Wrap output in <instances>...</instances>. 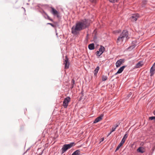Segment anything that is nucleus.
<instances>
[{
	"instance_id": "f257e3e1",
	"label": "nucleus",
	"mask_w": 155,
	"mask_h": 155,
	"mask_svg": "<svg viewBox=\"0 0 155 155\" xmlns=\"http://www.w3.org/2000/svg\"><path fill=\"white\" fill-rule=\"evenodd\" d=\"M88 27L87 22L85 21H79L76 23L75 26H73L71 28V33L74 35L78 33V31L85 29Z\"/></svg>"
},
{
	"instance_id": "f03ea898",
	"label": "nucleus",
	"mask_w": 155,
	"mask_h": 155,
	"mask_svg": "<svg viewBox=\"0 0 155 155\" xmlns=\"http://www.w3.org/2000/svg\"><path fill=\"white\" fill-rule=\"evenodd\" d=\"M74 144V142H71L68 144H65L63 146L61 149V153L63 154L66 152L68 149L71 148Z\"/></svg>"
},
{
	"instance_id": "7ed1b4c3",
	"label": "nucleus",
	"mask_w": 155,
	"mask_h": 155,
	"mask_svg": "<svg viewBox=\"0 0 155 155\" xmlns=\"http://www.w3.org/2000/svg\"><path fill=\"white\" fill-rule=\"evenodd\" d=\"M126 36V31L125 30L123 31L122 33L120 35L117 39V41H123L124 38Z\"/></svg>"
},
{
	"instance_id": "20e7f679",
	"label": "nucleus",
	"mask_w": 155,
	"mask_h": 155,
	"mask_svg": "<svg viewBox=\"0 0 155 155\" xmlns=\"http://www.w3.org/2000/svg\"><path fill=\"white\" fill-rule=\"evenodd\" d=\"M126 139V134H125L124 135V136L122 139L120 143L118 144V145L117 146V148L115 150V152L118 150L120 148V147L122 146L123 144L124 143L125 140Z\"/></svg>"
},
{
	"instance_id": "39448f33",
	"label": "nucleus",
	"mask_w": 155,
	"mask_h": 155,
	"mask_svg": "<svg viewBox=\"0 0 155 155\" xmlns=\"http://www.w3.org/2000/svg\"><path fill=\"white\" fill-rule=\"evenodd\" d=\"M70 101V98L68 97L64 99L63 102V105L64 107H67L68 103Z\"/></svg>"
},
{
	"instance_id": "423d86ee",
	"label": "nucleus",
	"mask_w": 155,
	"mask_h": 155,
	"mask_svg": "<svg viewBox=\"0 0 155 155\" xmlns=\"http://www.w3.org/2000/svg\"><path fill=\"white\" fill-rule=\"evenodd\" d=\"M52 13L54 15L57 16V17L59 18L60 17V15L58 12L54 8L52 7L51 8Z\"/></svg>"
},
{
	"instance_id": "0eeeda50",
	"label": "nucleus",
	"mask_w": 155,
	"mask_h": 155,
	"mask_svg": "<svg viewBox=\"0 0 155 155\" xmlns=\"http://www.w3.org/2000/svg\"><path fill=\"white\" fill-rule=\"evenodd\" d=\"M124 59H120V60H118L116 63V65L117 68L119 67L124 62Z\"/></svg>"
},
{
	"instance_id": "6e6552de",
	"label": "nucleus",
	"mask_w": 155,
	"mask_h": 155,
	"mask_svg": "<svg viewBox=\"0 0 155 155\" xmlns=\"http://www.w3.org/2000/svg\"><path fill=\"white\" fill-rule=\"evenodd\" d=\"M103 116H104L103 114H101L98 117H97V118H96L94 120V121L93 123L95 124V123H96L98 122H99L100 120H101L102 119V117H103Z\"/></svg>"
},
{
	"instance_id": "1a4fd4ad",
	"label": "nucleus",
	"mask_w": 155,
	"mask_h": 155,
	"mask_svg": "<svg viewBox=\"0 0 155 155\" xmlns=\"http://www.w3.org/2000/svg\"><path fill=\"white\" fill-rule=\"evenodd\" d=\"M155 64H153L152 66L151 67L150 70V76H153L155 73V68L153 67L154 66Z\"/></svg>"
},
{
	"instance_id": "9d476101",
	"label": "nucleus",
	"mask_w": 155,
	"mask_h": 155,
	"mask_svg": "<svg viewBox=\"0 0 155 155\" xmlns=\"http://www.w3.org/2000/svg\"><path fill=\"white\" fill-rule=\"evenodd\" d=\"M68 60L67 56H66V59L64 60V62L65 68L67 69L69 68V63L68 62Z\"/></svg>"
},
{
	"instance_id": "9b49d317",
	"label": "nucleus",
	"mask_w": 155,
	"mask_h": 155,
	"mask_svg": "<svg viewBox=\"0 0 155 155\" xmlns=\"http://www.w3.org/2000/svg\"><path fill=\"white\" fill-rule=\"evenodd\" d=\"M42 15L45 19H47L50 21H53V20L44 11H43L42 13Z\"/></svg>"
},
{
	"instance_id": "f8f14e48",
	"label": "nucleus",
	"mask_w": 155,
	"mask_h": 155,
	"mask_svg": "<svg viewBox=\"0 0 155 155\" xmlns=\"http://www.w3.org/2000/svg\"><path fill=\"white\" fill-rule=\"evenodd\" d=\"M139 16V15L137 14H134L131 16L132 18L133 21H137Z\"/></svg>"
},
{
	"instance_id": "ddd939ff",
	"label": "nucleus",
	"mask_w": 155,
	"mask_h": 155,
	"mask_svg": "<svg viewBox=\"0 0 155 155\" xmlns=\"http://www.w3.org/2000/svg\"><path fill=\"white\" fill-rule=\"evenodd\" d=\"M137 152L142 153H143L144 152V148L142 147H140L137 149Z\"/></svg>"
},
{
	"instance_id": "4468645a",
	"label": "nucleus",
	"mask_w": 155,
	"mask_h": 155,
	"mask_svg": "<svg viewBox=\"0 0 155 155\" xmlns=\"http://www.w3.org/2000/svg\"><path fill=\"white\" fill-rule=\"evenodd\" d=\"M126 66L124 65L121 67L118 70L117 72L115 74V75L117 74H120L123 71L124 68L126 67Z\"/></svg>"
},
{
	"instance_id": "2eb2a0df",
	"label": "nucleus",
	"mask_w": 155,
	"mask_h": 155,
	"mask_svg": "<svg viewBox=\"0 0 155 155\" xmlns=\"http://www.w3.org/2000/svg\"><path fill=\"white\" fill-rule=\"evenodd\" d=\"M88 48L89 50H93L94 49V44L92 43L90 44L88 46Z\"/></svg>"
},
{
	"instance_id": "dca6fc26",
	"label": "nucleus",
	"mask_w": 155,
	"mask_h": 155,
	"mask_svg": "<svg viewBox=\"0 0 155 155\" xmlns=\"http://www.w3.org/2000/svg\"><path fill=\"white\" fill-rule=\"evenodd\" d=\"M104 48L103 46L101 45L99 49V51L101 52V54H102L104 51Z\"/></svg>"
},
{
	"instance_id": "f3484780",
	"label": "nucleus",
	"mask_w": 155,
	"mask_h": 155,
	"mask_svg": "<svg viewBox=\"0 0 155 155\" xmlns=\"http://www.w3.org/2000/svg\"><path fill=\"white\" fill-rule=\"evenodd\" d=\"M80 151L79 150H77L74 152L71 155H80Z\"/></svg>"
},
{
	"instance_id": "a211bd4d",
	"label": "nucleus",
	"mask_w": 155,
	"mask_h": 155,
	"mask_svg": "<svg viewBox=\"0 0 155 155\" xmlns=\"http://www.w3.org/2000/svg\"><path fill=\"white\" fill-rule=\"evenodd\" d=\"M99 69L100 68L99 66H97L94 70V73L95 76H96L97 75V73L98 71L99 70Z\"/></svg>"
},
{
	"instance_id": "6ab92c4d",
	"label": "nucleus",
	"mask_w": 155,
	"mask_h": 155,
	"mask_svg": "<svg viewBox=\"0 0 155 155\" xmlns=\"http://www.w3.org/2000/svg\"><path fill=\"white\" fill-rule=\"evenodd\" d=\"M142 61H140L138 62L136 64L135 67L137 68H139L141 67L143 64H142Z\"/></svg>"
},
{
	"instance_id": "aec40b11",
	"label": "nucleus",
	"mask_w": 155,
	"mask_h": 155,
	"mask_svg": "<svg viewBox=\"0 0 155 155\" xmlns=\"http://www.w3.org/2000/svg\"><path fill=\"white\" fill-rule=\"evenodd\" d=\"M135 47V46L134 45H132L131 46H129L127 49V50H128L129 51H130L133 49H134Z\"/></svg>"
},
{
	"instance_id": "412c9836",
	"label": "nucleus",
	"mask_w": 155,
	"mask_h": 155,
	"mask_svg": "<svg viewBox=\"0 0 155 155\" xmlns=\"http://www.w3.org/2000/svg\"><path fill=\"white\" fill-rule=\"evenodd\" d=\"M107 79V76L103 75L102 76V81H106Z\"/></svg>"
},
{
	"instance_id": "4be33fe9",
	"label": "nucleus",
	"mask_w": 155,
	"mask_h": 155,
	"mask_svg": "<svg viewBox=\"0 0 155 155\" xmlns=\"http://www.w3.org/2000/svg\"><path fill=\"white\" fill-rule=\"evenodd\" d=\"M149 119L150 120H154V121H155V116H151L149 118Z\"/></svg>"
},
{
	"instance_id": "5701e85b",
	"label": "nucleus",
	"mask_w": 155,
	"mask_h": 155,
	"mask_svg": "<svg viewBox=\"0 0 155 155\" xmlns=\"http://www.w3.org/2000/svg\"><path fill=\"white\" fill-rule=\"evenodd\" d=\"M96 55L97 56L99 57L100 56L101 54V52L98 51H97L96 52Z\"/></svg>"
},
{
	"instance_id": "b1692460",
	"label": "nucleus",
	"mask_w": 155,
	"mask_h": 155,
	"mask_svg": "<svg viewBox=\"0 0 155 155\" xmlns=\"http://www.w3.org/2000/svg\"><path fill=\"white\" fill-rule=\"evenodd\" d=\"M128 31L127 30V41L130 38V37L128 36Z\"/></svg>"
},
{
	"instance_id": "393cba45",
	"label": "nucleus",
	"mask_w": 155,
	"mask_h": 155,
	"mask_svg": "<svg viewBox=\"0 0 155 155\" xmlns=\"http://www.w3.org/2000/svg\"><path fill=\"white\" fill-rule=\"evenodd\" d=\"M119 0H110V2L112 3H115L117 2Z\"/></svg>"
},
{
	"instance_id": "a878e982",
	"label": "nucleus",
	"mask_w": 155,
	"mask_h": 155,
	"mask_svg": "<svg viewBox=\"0 0 155 155\" xmlns=\"http://www.w3.org/2000/svg\"><path fill=\"white\" fill-rule=\"evenodd\" d=\"M72 88H73L74 87V84H75V83H74V80H72Z\"/></svg>"
},
{
	"instance_id": "bb28decb",
	"label": "nucleus",
	"mask_w": 155,
	"mask_h": 155,
	"mask_svg": "<svg viewBox=\"0 0 155 155\" xmlns=\"http://www.w3.org/2000/svg\"><path fill=\"white\" fill-rule=\"evenodd\" d=\"M47 24L48 25H50L51 26H52V27H54L55 26L53 24H52V23H47Z\"/></svg>"
},
{
	"instance_id": "cd10ccee",
	"label": "nucleus",
	"mask_w": 155,
	"mask_h": 155,
	"mask_svg": "<svg viewBox=\"0 0 155 155\" xmlns=\"http://www.w3.org/2000/svg\"><path fill=\"white\" fill-rule=\"evenodd\" d=\"M90 1L93 3H96L97 2V0H90Z\"/></svg>"
},
{
	"instance_id": "c85d7f7f",
	"label": "nucleus",
	"mask_w": 155,
	"mask_h": 155,
	"mask_svg": "<svg viewBox=\"0 0 155 155\" xmlns=\"http://www.w3.org/2000/svg\"><path fill=\"white\" fill-rule=\"evenodd\" d=\"M116 128V127H113L112 128V132H113L115 130V129Z\"/></svg>"
},
{
	"instance_id": "c756f323",
	"label": "nucleus",
	"mask_w": 155,
	"mask_h": 155,
	"mask_svg": "<svg viewBox=\"0 0 155 155\" xmlns=\"http://www.w3.org/2000/svg\"><path fill=\"white\" fill-rule=\"evenodd\" d=\"M132 93L131 92H130L129 94L127 95V97H130L131 95H132Z\"/></svg>"
},
{
	"instance_id": "7c9ffc66",
	"label": "nucleus",
	"mask_w": 155,
	"mask_h": 155,
	"mask_svg": "<svg viewBox=\"0 0 155 155\" xmlns=\"http://www.w3.org/2000/svg\"><path fill=\"white\" fill-rule=\"evenodd\" d=\"M81 94L82 95V96H83V94H84V92H83V90L81 91Z\"/></svg>"
},
{
	"instance_id": "2f4dec72",
	"label": "nucleus",
	"mask_w": 155,
	"mask_h": 155,
	"mask_svg": "<svg viewBox=\"0 0 155 155\" xmlns=\"http://www.w3.org/2000/svg\"><path fill=\"white\" fill-rule=\"evenodd\" d=\"M43 153V150L41 151V152L39 153V155H41Z\"/></svg>"
},
{
	"instance_id": "473e14b6",
	"label": "nucleus",
	"mask_w": 155,
	"mask_h": 155,
	"mask_svg": "<svg viewBox=\"0 0 155 155\" xmlns=\"http://www.w3.org/2000/svg\"><path fill=\"white\" fill-rule=\"evenodd\" d=\"M153 114L155 115V110L153 111Z\"/></svg>"
},
{
	"instance_id": "72a5a7b5",
	"label": "nucleus",
	"mask_w": 155,
	"mask_h": 155,
	"mask_svg": "<svg viewBox=\"0 0 155 155\" xmlns=\"http://www.w3.org/2000/svg\"><path fill=\"white\" fill-rule=\"evenodd\" d=\"M147 0H143V1L145 2H147Z\"/></svg>"
},
{
	"instance_id": "f704fd0d",
	"label": "nucleus",
	"mask_w": 155,
	"mask_h": 155,
	"mask_svg": "<svg viewBox=\"0 0 155 155\" xmlns=\"http://www.w3.org/2000/svg\"><path fill=\"white\" fill-rule=\"evenodd\" d=\"M111 134V133H110V132L108 134V135H107V137L109 135H110Z\"/></svg>"
},
{
	"instance_id": "c9c22d12",
	"label": "nucleus",
	"mask_w": 155,
	"mask_h": 155,
	"mask_svg": "<svg viewBox=\"0 0 155 155\" xmlns=\"http://www.w3.org/2000/svg\"><path fill=\"white\" fill-rule=\"evenodd\" d=\"M130 62L131 63V64H132L133 63V61H130Z\"/></svg>"
},
{
	"instance_id": "e433bc0d",
	"label": "nucleus",
	"mask_w": 155,
	"mask_h": 155,
	"mask_svg": "<svg viewBox=\"0 0 155 155\" xmlns=\"http://www.w3.org/2000/svg\"><path fill=\"white\" fill-rule=\"evenodd\" d=\"M104 140V138H102L101 141H103Z\"/></svg>"
},
{
	"instance_id": "4c0bfd02",
	"label": "nucleus",
	"mask_w": 155,
	"mask_h": 155,
	"mask_svg": "<svg viewBox=\"0 0 155 155\" xmlns=\"http://www.w3.org/2000/svg\"><path fill=\"white\" fill-rule=\"evenodd\" d=\"M118 127V125H116V126L115 127H116H116Z\"/></svg>"
},
{
	"instance_id": "58836bf2",
	"label": "nucleus",
	"mask_w": 155,
	"mask_h": 155,
	"mask_svg": "<svg viewBox=\"0 0 155 155\" xmlns=\"http://www.w3.org/2000/svg\"><path fill=\"white\" fill-rule=\"evenodd\" d=\"M155 64V65H154V66L153 67L155 68V62L153 64Z\"/></svg>"
},
{
	"instance_id": "ea45409f",
	"label": "nucleus",
	"mask_w": 155,
	"mask_h": 155,
	"mask_svg": "<svg viewBox=\"0 0 155 155\" xmlns=\"http://www.w3.org/2000/svg\"><path fill=\"white\" fill-rule=\"evenodd\" d=\"M112 132H112V131H111L110 132V133H111Z\"/></svg>"
},
{
	"instance_id": "a19ab883",
	"label": "nucleus",
	"mask_w": 155,
	"mask_h": 155,
	"mask_svg": "<svg viewBox=\"0 0 155 155\" xmlns=\"http://www.w3.org/2000/svg\"><path fill=\"white\" fill-rule=\"evenodd\" d=\"M120 30H119V31H118V33H119L120 32Z\"/></svg>"
},
{
	"instance_id": "79ce46f5",
	"label": "nucleus",
	"mask_w": 155,
	"mask_h": 155,
	"mask_svg": "<svg viewBox=\"0 0 155 155\" xmlns=\"http://www.w3.org/2000/svg\"><path fill=\"white\" fill-rule=\"evenodd\" d=\"M22 8H23V9H24L25 11V8H23V7H22Z\"/></svg>"
},
{
	"instance_id": "37998d69",
	"label": "nucleus",
	"mask_w": 155,
	"mask_h": 155,
	"mask_svg": "<svg viewBox=\"0 0 155 155\" xmlns=\"http://www.w3.org/2000/svg\"><path fill=\"white\" fill-rule=\"evenodd\" d=\"M27 5H28V3H27Z\"/></svg>"
},
{
	"instance_id": "c03bdc74",
	"label": "nucleus",
	"mask_w": 155,
	"mask_h": 155,
	"mask_svg": "<svg viewBox=\"0 0 155 155\" xmlns=\"http://www.w3.org/2000/svg\"><path fill=\"white\" fill-rule=\"evenodd\" d=\"M126 58L127 59H128V58Z\"/></svg>"
},
{
	"instance_id": "a18cd8bd",
	"label": "nucleus",
	"mask_w": 155,
	"mask_h": 155,
	"mask_svg": "<svg viewBox=\"0 0 155 155\" xmlns=\"http://www.w3.org/2000/svg\"><path fill=\"white\" fill-rule=\"evenodd\" d=\"M126 58L127 59H128V58Z\"/></svg>"
},
{
	"instance_id": "49530a36",
	"label": "nucleus",
	"mask_w": 155,
	"mask_h": 155,
	"mask_svg": "<svg viewBox=\"0 0 155 155\" xmlns=\"http://www.w3.org/2000/svg\"><path fill=\"white\" fill-rule=\"evenodd\" d=\"M126 135H127V134H126Z\"/></svg>"
}]
</instances>
